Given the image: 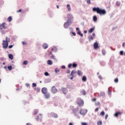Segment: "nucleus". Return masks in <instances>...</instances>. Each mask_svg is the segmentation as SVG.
<instances>
[{
  "label": "nucleus",
  "instance_id": "f257e3e1",
  "mask_svg": "<svg viewBox=\"0 0 125 125\" xmlns=\"http://www.w3.org/2000/svg\"><path fill=\"white\" fill-rule=\"evenodd\" d=\"M92 10L94 12H97L98 14H100V15H105L106 14V10L105 9L100 8L99 7H95L93 8Z\"/></svg>",
  "mask_w": 125,
  "mask_h": 125
},
{
  "label": "nucleus",
  "instance_id": "f03ea898",
  "mask_svg": "<svg viewBox=\"0 0 125 125\" xmlns=\"http://www.w3.org/2000/svg\"><path fill=\"white\" fill-rule=\"evenodd\" d=\"M67 18L68 20L67 22H65L63 25L65 29L69 28L70 25L72 24V21H73V19H74V17L73 16H72V15H68Z\"/></svg>",
  "mask_w": 125,
  "mask_h": 125
},
{
  "label": "nucleus",
  "instance_id": "7ed1b4c3",
  "mask_svg": "<svg viewBox=\"0 0 125 125\" xmlns=\"http://www.w3.org/2000/svg\"><path fill=\"white\" fill-rule=\"evenodd\" d=\"M10 42V38H8L7 37H6V40H3L2 41V45L3 46V48L4 49H6L7 47H8V42Z\"/></svg>",
  "mask_w": 125,
  "mask_h": 125
},
{
  "label": "nucleus",
  "instance_id": "20e7f679",
  "mask_svg": "<svg viewBox=\"0 0 125 125\" xmlns=\"http://www.w3.org/2000/svg\"><path fill=\"white\" fill-rule=\"evenodd\" d=\"M79 75V70H78V72L73 70L71 73V76H72V77L70 78L71 80H73L74 78L77 77V76Z\"/></svg>",
  "mask_w": 125,
  "mask_h": 125
},
{
  "label": "nucleus",
  "instance_id": "39448f33",
  "mask_svg": "<svg viewBox=\"0 0 125 125\" xmlns=\"http://www.w3.org/2000/svg\"><path fill=\"white\" fill-rule=\"evenodd\" d=\"M2 29H7V26H6L5 22H3L2 24L0 25V30L1 32H2Z\"/></svg>",
  "mask_w": 125,
  "mask_h": 125
},
{
  "label": "nucleus",
  "instance_id": "423d86ee",
  "mask_svg": "<svg viewBox=\"0 0 125 125\" xmlns=\"http://www.w3.org/2000/svg\"><path fill=\"white\" fill-rule=\"evenodd\" d=\"M80 114L81 115H83V116H84L86 113H87V109H81L80 112Z\"/></svg>",
  "mask_w": 125,
  "mask_h": 125
},
{
  "label": "nucleus",
  "instance_id": "0eeeda50",
  "mask_svg": "<svg viewBox=\"0 0 125 125\" xmlns=\"http://www.w3.org/2000/svg\"><path fill=\"white\" fill-rule=\"evenodd\" d=\"M51 91L52 93H53V94H55L57 92L58 90L55 87V86H53L52 87L51 89Z\"/></svg>",
  "mask_w": 125,
  "mask_h": 125
},
{
  "label": "nucleus",
  "instance_id": "6e6552de",
  "mask_svg": "<svg viewBox=\"0 0 125 125\" xmlns=\"http://www.w3.org/2000/svg\"><path fill=\"white\" fill-rule=\"evenodd\" d=\"M42 92L43 94H46L47 93V88L45 87L42 88Z\"/></svg>",
  "mask_w": 125,
  "mask_h": 125
},
{
  "label": "nucleus",
  "instance_id": "1a4fd4ad",
  "mask_svg": "<svg viewBox=\"0 0 125 125\" xmlns=\"http://www.w3.org/2000/svg\"><path fill=\"white\" fill-rule=\"evenodd\" d=\"M72 66V67H73V68H76V67H77V66H78V64H77V63H73V64H72V63H70L68 64V67L70 69V68H71Z\"/></svg>",
  "mask_w": 125,
  "mask_h": 125
},
{
  "label": "nucleus",
  "instance_id": "9d476101",
  "mask_svg": "<svg viewBox=\"0 0 125 125\" xmlns=\"http://www.w3.org/2000/svg\"><path fill=\"white\" fill-rule=\"evenodd\" d=\"M84 102L82 99H79V106H83Z\"/></svg>",
  "mask_w": 125,
  "mask_h": 125
},
{
  "label": "nucleus",
  "instance_id": "9b49d317",
  "mask_svg": "<svg viewBox=\"0 0 125 125\" xmlns=\"http://www.w3.org/2000/svg\"><path fill=\"white\" fill-rule=\"evenodd\" d=\"M99 48V45H98V43L97 42H95L94 43V49H97Z\"/></svg>",
  "mask_w": 125,
  "mask_h": 125
},
{
  "label": "nucleus",
  "instance_id": "f8f14e48",
  "mask_svg": "<svg viewBox=\"0 0 125 125\" xmlns=\"http://www.w3.org/2000/svg\"><path fill=\"white\" fill-rule=\"evenodd\" d=\"M44 97L46 99H48L50 98V94H49V93L44 94Z\"/></svg>",
  "mask_w": 125,
  "mask_h": 125
},
{
  "label": "nucleus",
  "instance_id": "ddd939ff",
  "mask_svg": "<svg viewBox=\"0 0 125 125\" xmlns=\"http://www.w3.org/2000/svg\"><path fill=\"white\" fill-rule=\"evenodd\" d=\"M62 90L64 94H66V93L68 92L67 88H62Z\"/></svg>",
  "mask_w": 125,
  "mask_h": 125
},
{
  "label": "nucleus",
  "instance_id": "4468645a",
  "mask_svg": "<svg viewBox=\"0 0 125 125\" xmlns=\"http://www.w3.org/2000/svg\"><path fill=\"white\" fill-rule=\"evenodd\" d=\"M51 115L52 117H53V118H58V115H57V114L56 113L52 112L51 113Z\"/></svg>",
  "mask_w": 125,
  "mask_h": 125
},
{
  "label": "nucleus",
  "instance_id": "2eb2a0df",
  "mask_svg": "<svg viewBox=\"0 0 125 125\" xmlns=\"http://www.w3.org/2000/svg\"><path fill=\"white\" fill-rule=\"evenodd\" d=\"M47 47H48V45L47 43H44L42 45V48H43V49H46V48H47Z\"/></svg>",
  "mask_w": 125,
  "mask_h": 125
},
{
  "label": "nucleus",
  "instance_id": "dca6fc26",
  "mask_svg": "<svg viewBox=\"0 0 125 125\" xmlns=\"http://www.w3.org/2000/svg\"><path fill=\"white\" fill-rule=\"evenodd\" d=\"M89 42H91V41H93L94 40V37H92V36H90V37H88Z\"/></svg>",
  "mask_w": 125,
  "mask_h": 125
},
{
  "label": "nucleus",
  "instance_id": "f3484780",
  "mask_svg": "<svg viewBox=\"0 0 125 125\" xmlns=\"http://www.w3.org/2000/svg\"><path fill=\"white\" fill-rule=\"evenodd\" d=\"M66 8L68 9L69 11H71V6L70 4H68L66 5Z\"/></svg>",
  "mask_w": 125,
  "mask_h": 125
},
{
  "label": "nucleus",
  "instance_id": "a211bd4d",
  "mask_svg": "<svg viewBox=\"0 0 125 125\" xmlns=\"http://www.w3.org/2000/svg\"><path fill=\"white\" fill-rule=\"evenodd\" d=\"M80 92L83 95H85L86 94V92H85V90H81Z\"/></svg>",
  "mask_w": 125,
  "mask_h": 125
},
{
  "label": "nucleus",
  "instance_id": "6ab92c4d",
  "mask_svg": "<svg viewBox=\"0 0 125 125\" xmlns=\"http://www.w3.org/2000/svg\"><path fill=\"white\" fill-rule=\"evenodd\" d=\"M94 30H95V27H94L93 28H90L89 30V33H92V32H93V31H94Z\"/></svg>",
  "mask_w": 125,
  "mask_h": 125
},
{
  "label": "nucleus",
  "instance_id": "aec40b11",
  "mask_svg": "<svg viewBox=\"0 0 125 125\" xmlns=\"http://www.w3.org/2000/svg\"><path fill=\"white\" fill-rule=\"evenodd\" d=\"M86 80H87V78H86V76H84L82 78V81L83 82H86Z\"/></svg>",
  "mask_w": 125,
  "mask_h": 125
},
{
  "label": "nucleus",
  "instance_id": "412c9836",
  "mask_svg": "<svg viewBox=\"0 0 125 125\" xmlns=\"http://www.w3.org/2000/svg\"><path fill=\"white\" fill-rule=\"evenodd\" d=\"M93 20L94 22H96L97 21V17L96 16H94L93 17Z\"/></svg>",
  "mask_w": 125,
  "mask_h": 125
},
{
  "label": "nucleus",
  "instance_id": "4be33fe9",
  "mask_svg": "<svg viewBox=\"0 0 125 125\" xmlns=\"http://www.w3.org/2000/svg\"><path fill=\"white\" fill-rule=\"evenodd\" d=\"M8 57L11 60H13V55L12 54H10L8 55Z\"/></svg>",
  "mask_w": 125,
  "mask_h": 125
},
{
  "label": "nucleus",
  "instance_id": "5701e85b",
  "mask_svg": "<svg viewBox=\"0 0 125 125\" xmlns=\"http://www.w3.org/2000/svg\"><path fill=\"white\" fill-rule=\"evenodd\" d=\"M103 55H106V51L105 49H102V50Z\"/></svg>",
  "mask_w": 125,
  "mask_h": 125
},
{
  "label": "nucleus",
  "instance_id": "b1692460",
  "mask_svg": "<svg viewBox=\"0 0 125 125\" xmlns=\"http://www.w3.org/2000/svg\"><path fill=\"white\" fill-rule=\"evenodd\" d=\"M108 95H111V94H112V92L110 90V87L108 88Z\"/></svg>",
  "mask_w": 125,
  "mask_h": 125
},
{
  "label": "nucleus",
  "instance_id": "393cba45",
  "mask_svg": "<svg viewBox=\"0 0 125 125\" xmlns=\"http://www.w3.org/2000/svg\"><path fill=\"white\" fill-rule=\"evenodd\" d=\"M39 113V110L38 109H35L34 110V115H37Z\"/></svg>",
  "mask_w": 125,
  "mask_h": 125
},
{
  "label": "nucleus",
  "instance_id": "a878e982",
  "mask_svg": "<svg viewBox=\"0 0 125 125\" xmlns=\"http://www.w3.org/2000/svg\"><path fill=\"white\" fill-rule=\"evenodd\" d=\"M101 96H102V97H105V92H101Z\"/></svg>",
  "mask_w": 125,
  "mask_h": 125
},
{
  "label": "nucleus",
  "instance_id": "bb28decb",
  "mask_svg": "<svg viewBox=\"0 0 125 125\" xmlns=\"http://www.w3.org/2000/svg\"><path fill=\"white\" fill-rule=\"evenodd\" d=\"M121 112H116L115 114H114V116L115 117H118L119 115H120Z\"/></svg>",
  "mask_w": 125,
  "mask_h": 125
},
{
  "label": "nucleus",
  "instance_id": "cd10ccee",
  "mask_svg": "<svg viewBox=\"0 0 125 125\" xmlns=\"http://www.w3.org/2000/svg\"><path fill=\"white\" fill-rule=\"evenodd\" d=\"M7 20L8 22H11V21L12 20V18L11 17H9L7 19Z\"/></svg>",
  "mask_w": 125,
  "mask_h": 125
},
{
  "label": "nucleus",
  "instance_id": "c85d7f7f",
  "mask_svg": "<svg viewBox=\"0 0 125 125\" xmlns=\"http://www.w3.org/2000/svg\"><path fill=\"white\" fill-rule=\"evenodd\" d=\"M79 36H81V37L82 38H83V34L82 33V32H81L80 30H79Z\"/></svg>",
  "mask_w": 125,
  "mask_h": 125
},
{
  "label": "nucleus",
  "instance_id": "c756f323",
  "mask_svg": "<svg viewBox=\"0 0 125 125\" xmlns=\"http://www.w3.org/2000/svg\"><path fill=\"white\" fill-rule=\"evenodd\" d=\"M47 63L48 65H52V62L50 60H48Z\"/></svg>",
  "mask_w": 125,
  "mask_h": 125
},
{
  "label": "nucleus",
  "instance_id": "7c9ffc66",
  "mask_svg": "<svg viewBox=\"0 0 125 125\" xmlns=\"http://www.w3.org/2000/svg\"><path fill=\"white\" fill-rule=\"evenodd\" d=\"M35 90H36L37 92H40L41 89H40V88H35Z\"/></svg>",
  "mask_w": 125,
  "mask_h": 125
},
{
  "label": "nucleus",
  "instance_id": "2f4dec72",
  "mask_svg": "<svg viewBox=\"0 0 125 125\" xmlns=\"http://www.w3.org/2000/svg\"><path fill=\"white\" fill-rule=\"evenodd\" d=\"M28 64V61H25L24 62H22V65H27Z\"/></svg>",
  "mask_w": 125,
  "mask_h": 125
},
{
  "label": "nucleus",
  "instance_id": "473e14b6",
  "mask_svg": "<svg viewBox=\"0 0 125 125\" xmlns=\"http://www.w3.org/2000/svg\"><path fill=\"white\" fill-rule=\"evenodd\" d=\"M100 64L102 66H104V65H105L106 63L104 62H100Z\"/></svg>",
  "mask_w": 125,
  "mask_h": 125
},
{
  "label": "nucleus",
  "instance_id": "72a5a7b5",
  "mask_svg": "<svg viewBox=\"0 0 125 125\" xmlns=\"http://www.w3.org/2000/svg\"><path fill=\"white\" fill-rule=\"evenodd\" d=\"M71 36H76V33L74 32H70Z\"/></svg>",
  "mask_w": 125,
  "mask_h": 125
},
{
  "label": "nucleus",
  "instance_id": "f704fd0d",
  "mask_svg": "<svg viewBox=\"0 0 125 125\" xmlns=\"http://www.w3.org/2000/svg\"><path fill=\"white\" fill-rule=\"evenodd\" d=\"M104 115H105V112H104V111H102L100 113L101 116H104Z\"/></svg>",
  "mask_w": 125,
  "mask_h": 125
},
{
  "label": "nucleus",
  "instance_id": "c9c22d12",
  "mask_svg": "<svg viewBox=\"0 0 125 125\" xmlns=\"http://www.w3.org/2000/svg\"><path fill=\"white\" fill-rule=\"evenodd\" d=\"M8 69L9 71H11L12 70V66L11 65L8 66Z\"/></svg>",
  "mask_w": 125,
  "mask_h": 125
},
{
  "label": "nucleus",
  "instance_id": "e433bc0d",
  "mask_svg": "<svg viewBox=\"0 0 125 125\" xmlns=\"http://www.w3.org/2000/svg\"><path fill=\"white\" fill-rule=\"evenodd\" d=\"M98 125H102V121H98L97 122Z\"/></svg>",
  "mask_w": 125,
  "mask_h": 125
},
{
  "label": "nucleus",
  "instance_id": "4c0bfd02",
  "mask_svg": "<svg viewBox=\"0 0 125 125\" xmlns=\"http://www.w3.org/2000/svg\"><path fill=\"white\" fill-rule=\"evenodd\" d=\"M116 5H117V6H120V5H121V3L119 1H117L116 2Z\"/></svg>",
  "mask_w": 125,
  "mask_h": 125
},
{
  "label": "nucleus",
  "instance_id": "58836bf2",
  "mask_svg": "<svg viewBox=\"0 0 125 125\" xmlns=\"http://www.w3.org/2000/svg\"><path fill=\"white\" fill-rule=\"evenodd\" d=\"M114 82H115V83H119V79L116 78V79L114 80Z\"/></svg>",
  "mask_w": 125,
  "mask_h": 125
},
{
  "label": "nucleus",
  "instance_id": "ea45409f",
  "mask_svg": "<svg viewBox=\"0 0 125 125\" xmlns=\"http://www.w3.org/2000/svg\"><path fill=\"white\" fill-rule=\"evenodd\" d=\"M32 86L33 87H36V86H37V84L36 83H33Z\"/></svg>",
  "mask_w": 125,
  "mask_h": 125
},
{
  "label": "nucleus",
  "instance_id": "a19ab883",
  "mask_svg": "<svg viewBox=\"0 0 125 125\" xmlns=\"http://www.w3.org/2000/svg\"><path fill=\"white\" fill-rule=\"evenodd\" d=\"M83 75V72L79 71V76H82Z\"/></svg>",
  "mask_w": 125,
  "mask_h": 125
},
{
  "label": "nucleus",
  "instance_id": "79ce46f5",
  "mask_svg": "<svg viewBox=\"0 0 125 125\" xmlns=\"http://www.w3.org/2000/svg\"><path fill=\"white\" fill-rule=\"evenodd\" d=\"M120 55H124V51H121L120 52Z\"/></svg>",
  "mask_w": 125,
  "mask_h": 125
},
{
  "label": "nucleus",
  "instance_id": "37998d69",
  "mask_svg": "<svg viewBox=\"0 0 125 125\" xmlns=\"http://www.w3.org/2000/svg\"><path fill=\"white\" fill-rule=\"evenodd\" d=\"M60 70H59V69L58 68H56L55 69V72L56 73H59V72H60Z\"/></svg>",
  "mask_w": 125,
  "mask_h": 125
},
{
  "label": "nucleus",
  "instance_id": "c03bdc74",
  "mask_svg": "<svg viewBox=\"0 0 125 125\" xmlns=\"http://www.w3.org/2000/svg\"><path fill=\"white\" fill-rule=\"evenodd\" d=\"M66 73L67 74H70V73H71V71L70 70V69H67L66 71Z\"/></svg>",
  "mask_w": 125,
  "mask_h": 125
},
{
  "label": "nucleus",
  "instance_id": "a18cd8bd",
  "mask_svg": "<svg viewBox=\"0 0 125 125\" xmlns=\"http://www.w3.org/2000/svg\"><path fill=\"white\" fill-rule=\"evenodd\" d=\"M86 2L87 3H88V4H90L91 3L90 0H87Z\"/></svg>",
  "mask_w": 125,
  "mask_h": 125
},
{
  "label": "nucleus",
  "instance_id": "49530a36",
  "mask_svg": "<svg viewBox=\"0 0 125 125\" xmlns=\"http://www.w3.org/2000/svg\"><path fill=\"white\" fill-rule=\"evenodd\" d=\"M22 43L23 45H27V43L26 42H22Z\"/></svg>",
  "mask_w": 125,
  "mask_h": 125
},
{
  "label": "nucleus",
  "instance_id": "de8ad7c7",
  "mask_svg": "<svg viewBox=\"0 0 125 125\" xmlns=\"http://www.w3.org/2000/svg\"><path fill=\"white\" fill-rule=\"evenodd\" d=\"M82 125H87V123H86L85 122H83L82 123Z\"/></svg>",
  "mask_w": 125,
  "mask_h": 125
},
{
  "label": "nucleus",
  "instance_id": "09e8293b",
  "mask_svg": "<svg viewBox=\"0 0 125 125\" xmlns=\"http://www.w3.org/2000/svg\"><path fill=\"white\" fill-rule=\"evenodd\" d=\"M13 47V45H10L8 46V48H12Z\"/></svg>",
  "mask_w": 125,
  "mask_h": 125
},
{
  "label": "nucleus",
  "instance_id": "8fccbe9b",
  "mask_svg": "<svg viewBox=\"0 0 125 125\" xmlns=\"http://www.w3.org/2000/svg\"><path fill=\"white\" fill-rule=\"evenodd\" d=\"M99 79H100V80H102V76H101V75H99L98 76Z\"/></svg>",
  "mask_w": 125,
  "mask_h": 125
},
{
  "label": "nucleus",
  "instance_id": "3c124183",
  "mask_svg": "<svg viewBox=\"0 0 125 125\" xmlns=\"http://www.w3.org/2000/svg\"><path fill=\"white\" fill-rule=\"evenodd\" d=\"M98 110H99V108H98V107H97V108L95 109V112H98Z\"/></svg>",
  "mask_w": 125,
  "mask_h": 125
},
{
  "label": "nucleus",
  "instance_id": "603ef678",
  "mask_svg": "<svg viewBox=\"0 0 125 125\" xmlns=\"http://www.w3.org/2000/svg\"><path fill=\"white\" fill-rule=\"evenodd\" d=\"M44 75H45V76H48V75H49L48 72H45Z\"/></svg>",
  "mask_w": 125,
  "mask_h": 125
},
{
  "label": "nucleus",
  "instance_id": "864d4df0",
  "mask_svg": "<svg viewBox=\"0 0 125 125\" xmlns=\"http://www.w3.org/2000/svg\"><path fill=\"white\" fill-rule=\"evenodd\" d=\"M81 25H82V26H84V22H81Z\"/></svg>",
  "mask_w": 125,
  "mask_h": 125
},
{
  "label": "nucleus",
  "instance_id": "5fc2aeb1",
  "mask_svg": "<svg viewBox=\"0 0 125 125\" xmlns=\"http://www.w3.org/2000/svg\"><path fill=\"white\" fill-rule=\"evenodd\" d=\"M91 36L93 37H95V33H92V35Z\"/></svg>",
  "mask_w": 125,
  "mask_h": 125
},
{
  "label": "nucleus",
  "instance_id": "6e6d98bb",
  "mask_svg": "<svg viewBox=\"0 0 125 125\" xmlns=\"http://www.w3.org/2000/svg\"><path fill=\"white\" fill-rule=\"evenodd\" d=\"M108 114H106L105 115V120H107V118H108Z\"/></svg>",
  "mask_w": 125,
  "mask_h": 125
},
{
  "label": "nucleus",
  "instance_id": "4d7b16f0",
  "mask_svg": "<svg viewBox=\"0 0 125 125\" xmlns=\"http://www.w3.org/2000/svg\"><path fill=\"white\" fill-rule=\"evenodd\" d=\"M65 68H66V67L65 66H64V65H62V69H65Z\"/></svg>",
  "mask_w": 125,
  "mask_h": 125
},
{
  "label": "nucleus",
  "instance_id": "13d9d810",
  "mask_svg": "<svg viewBox=\"0 0 125 125\" xmlns=\"http://www.w3.org/2000/svg\"><path fill=\"white\" fill-rule=\"evenodd\" d=\"M21 11H22V10L20 9L19 11H17V12L19 13V12H21Z\"/></svg>",
  "mask_w": 125,
  "mask_h": 125
},
{
  "label": "nucleus",
  "instance_id": "bf43d9fd",
  "mask_svg": "<svg viewBox=\"0 0 125 125\" xmlns=\"http://www.w3.org/2000/svg\"><path fill=\"white\" fill-rule=\"evenodd\" d=\"M39 119H40V117H39V116H37L36 120H39Z\"/></svg>",
  "mask_w": 125,
  "mask_h": 125
},
{
  "label": "nucleus",
  "instance_id": "052dcab7",
  "mask_svg": "<svg viewBox=\"0 0 125 125\" xmlns=\"http://www.w3.org/2000/svg\"><path fill=\"white\" fill-rule=\"evenodd\" d=\"M125 42H123V44H122V46H123V47H124V46H125Z\"/></svg>",
  "mask_w": 125,
  "mask_h": 125
},
{
  "label": "nucleus",
  "instance_id": "680f3d73",
  "mask_svg": "<svg viewBox=\"0 0 125 125\" xmlns=\"http://www.w3.org/2000/svg\"><path fill=\"white\" fill-rule=\"evenodd\" d=\"M87 33V31H86V30H85L84 31V34H86Z\"/></svg>",
  "mask_w": 125,
  "mask_h": 125
},
{
  "label": "nucleus",
  "instance_id": "e2e57ef3",
  "mask_svg": "<svg viewBox=\"0 0 125 125\" xmlns=\"http://www.w3.org/2000/svg\"><path fill=\"white\" fill-rule=\"evenodd\" d=\"M98 97H101V96H101V94H99V95H98Z\"/></svg>",
  "mask_w": 125,
  "mask_h": 125
},
{
  "label": "nucleus",
  "instance_id": "0e129e2a",
  "mask_svg": "<svg viewBox=\"0 0 125 125\" xmlns=\"http://www.w3.org/2000/svg\"><path fill=\"white\" fill-rule=\"evenodd\" d=\"M7 68V66H4V69H6Z\"/></svg>",
  "mask_w": 125,
  "mask_h": 125
},
{
  "label": "nucleus",
  "instance_id": "69168bd1",
  "mask_svg": "<svg viewBox=\"0 0 125 125\" xmlns=\"http://www.w3.org/2000/svg\"><path fill=\"white\" fill-rule=\"evenodd\" d=\"M69 125H73V123H70L69 124Z\"/></svg>",
  "mask_w": 125,
  "mask_h": 125
},
{
  "label": "nucleus",
  "instance_id": "338daca9",
  "mask_svg": "<svg viewBox=\"0 0 125 125\" xmlns=\"http://www.w3.org/2000/svg\"><path fill=\"white\" fill-rule=\"evenodd\" d=\"M77 31H79V27L76 28Z\"/></svg>",
  "mask_w": 125,
  "mask_h": 125
},
{
  "label": "nucleus",
  "instance_id": "774afa93",
  "mask_svg": "<svg viewBox=\"0 0 125 125\" xmlns=\"http://www.w3.org/2000/svg\"><path fill=\"white\" fill-rule=\"evenodd\" d=\"M26 125H31V124L30 123H27Z\"/></svg>",
  "mask_w": 125,
  "mask_h": 125
}]
</instances>
